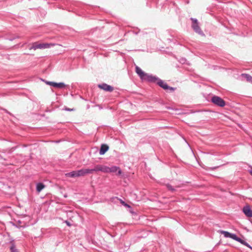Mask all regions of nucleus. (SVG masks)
Here are the masks:
<instances>
[{
    "label": "nucleus",
    "instance_id": "nucleus-1",
    "mask_svg": "<svg viewBox=\"0 0 252 252\" xmlns=\"http://www.w3.org/2000/svg\"><path fill=\"white\" fill-rule=\"evenodd\" d=\"M135 71L142 80L149 81H154L155 80V78L154 77L145 73L139 67L137 66L135 67Z\"/></svg>",
    "mask_w": 252,
    "mask_h": 252
},
{
    "label": "nucleus",
    "instance_id": "nucleus-2",
    "mask_svg": "<svg viewBox=\"0 0 252 252\" xmlns=\"http://www.w3.org/2000/svg\"><path fill=\"white\" fill-rule=\"evenodd\" d=\"M55 45V44L53 43H40L38 42H34L32 44V46L30 48V50L33 49L35 50L37 49H43L50 48Z\"/></svg>",
    "mask_w": 252,
    "mask_h": 252
},
{
    "label": "nucleus",
    "instance_id": "nucleus-3",
    "mask_svg": "<svg viewBox=\"0 0 252 252\" xmlns=\"http://www.w3.org/2000/svg\"><path fill=\"white\" fill-rule=\"evenodd\" d=\"M212 101L215 104L223 107L225 105V101L220 97L218 96H214L212 98Z\"/></svg>",
    "mask_w": 252,
    "mask_h": 252
},
{
    "label": "nucleus",
    "instance_id": "nucleus-4",
    "mask_svg": "<svg viewBox=\"0 0 252 252\" xmlns=\"http://www.w3.org/2000/svg\"><path fill=\"white\" fill-rule=\"evenodd\" d=\"M45 83L47 85H49L50 86H53L55 88H60V89L63 88L65 86L64 84L63 83H58L50 82V81H46Z\"/></svg>",
    "mask_w": 252,
    "mask_h": 252
},
{
    "label": "nucleus",
    "instance_id": "nucleus-5",
    "mask_svg": "<svg viewBox=\"0 0 252 252\" xmlns=\"http://www.w3.org/2000/svg\"><path fill=\"white\" fill-rule=\"evenodd\" d=\"M219 232L220 233L223 234L225 237H229L236 241V240H237L238 237L235 234H231L227 231H225L223 230H220Z\"/></svg>",
    "mask_w": 252,
    "mask_h": 252
},
{
    "label": "nucleus",
    "instance_id": "nucleus-6",
    "mask_svg": "<svg viewBox=\"0 0 252 252\" xmlns=\"http://www.w3.org/2000/svg\"><path fill=\"white\" fill-rule=\"evenodd\" d=\"M158 84L161 87V88H162L164 90H170V91L171 92H173L175 90V88H173V87H169L166 83H164V82H163L162 81H159L158 82Z\"/></svg>",
    "mask_w": 252,
    "mask_h": 252
},
{
    "label": "nucleus",
    "instance_id": "nucleus-7",
    "mask_svg": "<svg viewBox=\"0 0 252 252\" xmlns=\"http://www.w3.org/2000/svg\"><path fill=\"white\" fill-rule=\"evenodd\" d=\"M98 87L101 89H102L105 91H107V92H111L113 91V88L110 86V85H108L106 84H101V85H98Z\"/></svg>",
    "mask_w": 252,
    "mask_h": 252
},
{
    "label": "nucleus",
    "instance_id": "nucleus-8",
    "mask_svg": "<svg viewBox=\"0 0 252 252\" xmlns=\"http://www.w3.org/2000/svg\"><path fill=\"white\" fill-rule=\"evenodd\" d=\"M244 213L248 217H252V210L251 209L249 206H246L243 209Z\"/></svg>",
    "mask_w": 252,
    "mask_h": 252
},
{
    "label": "nucleus",
    "instance_id": "nucleus-9",
    "mask_svg": "<svg viewBox=\"0 0 252 252\" xmlns=\"http://www.w3.org/2000/svg\"><path fill=\"white\" fill-rule=\"evenodd\" d=\"M110 172L116 173L117 175H121L122 174V172L119 167L116 166H113L110 167Z\"/></svg>",
    "mask_w": 252,
    "mask_h": 252
},
{
    "label": "nucleus",
    "instance_id": "nucleus-10",
    "mask_svg": "<svg viewBox=\"0 0 252 252\" xmlns=\"http://www.w3.org/2000/svg\"><path fill=\"white\" fill-rule=\"evenodd\" d=\"M90 169L83 168L78 170L79 175L80 177L84 176L87 174H91Z\"/></svg>",
    "mask_w": 252,
    "mask_h": 252
},
{
    "label": "nucleus",
    "instance_id": "nucleus-11",
    "mask_svg": "<svg viewBox=\"0 0 252 252\" xmlns=\"http://www.w3.org/2000/svg\"><path fill=\"white\" fill-rule=\"evenodd\" d=\"M109 149V147L106 144H102L101 146L99 154L100 155H104Z\"/></svg>",
    "mask_w": 252,
    "mask_h": 252
},
{
    "label": "nucleus",
    "instance_id": "nucleus-12",
    "mask_svg": "<svg viewBox=\"0 0 252 252\" xmlns=\"http://www.w3.org/2000/svg\"><path fill=\"white\" fill-rule=\"evenodd\" d=\"M192 22H193V24H192V28H193V29L195 30V31L196 32H200V29L199 26H198V24H197V20H194V19H192Z\"/></svg>",
    "mask_w": 252,
    "mask_h": 252
},
{
    "label": "nucleus",
    "instance_id": "nucleus-13",
    "mask_svg": "<svg viewBox=\"0 0 252 252\" xmlns=\"http://www.w3.org/2000/svg\"><path fill=\"white\" fill-rule=\"evenodd\" d=\"M242 77L245 78L246 81L248 82H252V76L248 74H242L241 75Z\"/></svg>",
    "mask_w": 252,
    "mask_h": 252
},
{
    "label": "nucleus",
    "instance_id": "nucleus-14",
    "mask_svg": "<svg viewBox=\"0 0 252 252\" xmlns=\"http://www.w3.org/2000/svg\"><path fill=\"white\" fill-rule=\"evenodd\" d=\"M45 188V185L42 183H38L36 185V190L38 192H40Z\"/></svg>",
    "mask_w": 252,
    "mask_h": 252
},
{
    "label": "nucleus",
    "instance_id": "nucleus-15",
    "mask_svg": "<svg viewBox=\"0 0 252 252\" xmlns=\"http://www.w3.org/2000/svg\"><path fill=\"white\" fill-rule=\"evenodd\" d=\"M102 165H96L94 167L93 169H90V170H91V174L93 173L94 172H96L98 171H102Z\"/></svg>",
    "mask_w": 252,
    "mask_h": 252
},
{
    "label": "nucleus",
    "instance_id": "nucleus-16",
    "mask_svg": "<svg viewBox=\"0 0 252 252\" xmlns=\"http://www.w3.org/2000/svg\"><path fill=\"white\" fill-rule=\"evenodd\" d=\"M237 241L241 243V244L246 246L247 247L252 249V247L246 242H245L244 240H242L241 239L239 238H237V240H236Z\"/></svg>",
    "mask_w": 252,
    "mask_h": 252
},
{
    "label": "nucleus",
    "instance_id": "nucleus-17",
    "mask_svg": "<svg viewBox=\"0 0 252 252\" xmlns=\"http://www.w3.org/2000/svg\"><path fill=\"white\" fill-rule=\"evenodd\" d=\"M102 172H103L104 173H109L110 172V167L106 166H102Z\"/></svg>",
    "mask_w": 252,
    "mask_h": 252
},
{
    "label": "nucleus",
    "instance_id": "nucleus-18",
    "mask_svg": "<svg viewBox=\"0 0 252 252\" xmlns=\"http://www.w3.org/2000/svg\"><path fill=\"white\" fill-rule=\"evenodd\" d=\"M166 187L169 190L171 191L172 192H174L175 191V189L173 188L172 186L169 184H166Z\"/></svg>",
    "mask_w": 252,
    "mask_h": 252
},
{
    "label": "nucleus",
    "instance_id": "nucleus-19",
    "mask_svg": "<svg viewBox=\"0 0 252 252\" xmlns=\"http://www.w3.org/2000/svg\"><path fill=\"white\" fill-rule=\"evenodd\" d=\"M73 177H80V176L79 175V172H78V170H77V171H73Z\"/></svg>",
    "mask_w": 252,
    "mask_h": 252
},
{
    "label": "nucleus",
    "instance_id": "nucleus-20",
    "mask_svg": "<svg viewBox=\"0 0 252 252\" xmlns=\"http://www.w3.org/2000/svg\"><path fill=\"white\" fill-rule=\"evenodd\" d=\"M65 175V176H66V177L74 178L73 175V171L69 172V173H66Z\"/></svg>",
    "mask_w": 252,
    "mask_h": 252
},
{
    "label": "nucleus",
    "instance_id": "nucleus-21",
    "mask_svg": "<svg viewBox=\"0 0 252 252\" xmlns=\"http://www.w3.org/2000/svg\"><path fill=\"white\" fill-rule=\"evenodd\" d=\"M10 250L12 252H16L15 246L14 244H12L10 247Z\"/></svg>",
    "mask_w": 252,
    "mask_h": 252
},
{
    "label": "nucleus",
    "instance_id": "nucleus-22",
    "mask_svg": "<svg viewBox=\"0 0 252 252\" xmlns=\"http://www.w3.org/2000/svg\"><path fill=\"white\" fill-rule=\"evenodd\" d=\"M120 202L121 203L124 205V206H128V207H129L127 204H126V203H125L124 201H123L122 200L120 199Z\"/></svg>",
    "mask_w": 252,
    "mask_h": 252
},
{
    "label": "nucleus",
    "instance_id": "nucleus-23",
    "mask_svg": "<svg viewBox=\"0 0 252 252\" xmlns=\"http://www.w3.org/2000/svg\"><path fill=\"white\" fill-rule=\"evenodd\" d=\"M65 223H66V224L68 226H70L71 225V224H70V222H69V221H65Z\"/></svg>",
    "mask_w": 252,
    "mask_h": 252
},
{
    "label": "nucleus",
    "instance_id": "nucleus-24",
    "mask_svg": "<svg viewBox=\"0 0 252 252\" xmlns=\"http://www.w3.org/2000/svg\"><path fill=\"white\" fill-rule=\"evenodd\" d=\"M251 175H252V171L251 172Z\"/></svg>",
    "mask_w": 252,
    "mask_h": 252
}]
</instances>
